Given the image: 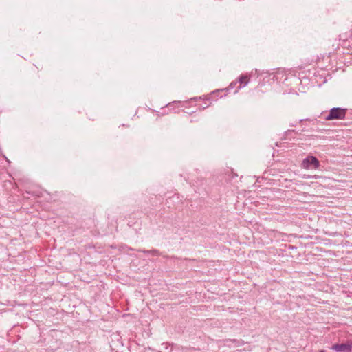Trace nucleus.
I'll use <instances>...</instances> for the list:
<instances>
[{
	"label": "nucleus",
	"mask_w": 352,
	"mask_h": 352,
	"mask_svg": "<svg viewBox=\"0 0 352 352\" xmlns=\"http://www.w3.org/2000/svg\"><path fill=\"white\" fill-rule=\"evenodd\" d=\"M320 166V162L318 159L312 155H309L301 162L300 167L305 170L317 169Z\"/></svg>",
	"instance_id": "nucleus-1"
},
{
	"label": "nucleus",
	"mask_w": 352,
	"mask_h": 352,
	"mask_svg": "<svg viewBox=\"0 0 352 352\" xmlns=\"http://www.w3.org/2000/svg\"><path fill=\"white\" fill-rule=\"evenodd\" d=\"M346 115V110L341 108H333L330 110L329 115L327 116V120L334 119H344Z\"/></svg>",
	"instance_id": "nucleus-2"
},
{
	"label": "nucleus",
	"mask_w": 352,
	"mask_h": 352,
	"mask_svg": "<svg viewBox=\"0 0 352 352\" xmlns=\"http://www.w3.org/2000/svg\"><path fill=\"white\" fill-rule=\"evenodd\" d=\"M331 349L337 352H351L352 349V343L348 342L345 344H334Z\"/></svg>",
	"instance_id": "nucleus-3"
},
{
	"label": "nucleus",
	"mask_w": 352,
	"mask_h": 352,
	"mask_svg": "<svg viewBox=\"0 0 352 352\" xmlns=\"http://www.w3.org/2000/svg\"><path fill=\"white\" fill-rule=\"evenodd\" d=\"M248 77L246 76H242L240 77L239 82L243 86H245L248 84Z\"/></svg>",
	"instance_id": "nucleus-4"
},
{
	"label": "nucleus",
	"mask_w": 352,
	"mask_h": 352,
	"mask_svg": "<svg viewBox=\"0 0 352 352\" xmlns=\"http://www.w3.org/2000/svg\"><path fill=\"white\" fill-rule=\"evenodd\" d=\"M307 177L308 178H315V179H316V178H318L319 177L318 175H314V176H308Z\"/></svg>",
	"instance_id": "nucleus-5"
},
{
	"label": "nucleus",
	"mask_w": 352,
	"mask_h": 352,
	"mask_svg": "<svg viewBox=\"0 0 352 352\" xmlns=\"http://www.w3.org/2000/svg\"><path fill=\"white\" fill-rule=\"evenodd\" d=\"M320 352H324V351H323V350H321V351H320Z\"/></svg>",
	"instance_id": "nucleus-6"
}]
</instances>
